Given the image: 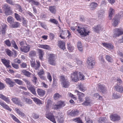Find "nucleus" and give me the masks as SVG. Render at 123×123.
Listing matches in <instances>:
<instances>
[{
  "instance_id": "nucleus-2",
  "label": "nucleus",
  "mask_w": 123,
  "mask_h": 123,
  "mask_svg": "<svg viewBox=\"0 0 123 123\" xmlns=\"http://www.w3.org/2000/svg\"><path fill=\"white\" fill-rule=\"evenodd\" d=\"M77 27V30L82 37H85L88 35L90 33L89 31L84 28H82L79 26Z\"/></svg>"
},
{
  "instance_id": "nucleus-63",
  "label": "nucleus",
  "mask_w": 123,
  "mask_h": 123,
  "mask_svg": "<svg viewBox=\"0 0 123 123\" xmlns=\"http://www.w3.org/2000/svg\"><path fill=\"white\" fill-rule=\"evenodd\" d=\"M38 74L39 76L42 75L44 74V72L43 69L40 70Z\"/></svg>"
},
{
  "instance_id": "nucleus-42",
  "label": "nucleus",
  "mask_w": 123,
  "mask_h": 123,
  "mask_svg": "<svg viewBox=\"0 0 123 123\" xmlns=\"http://www.w3.org/2000/svg\"><path fill=\"white\" fill-rule=\"evenodd\" d=\"M79 112L77 110L72 111L70 112V115L72 116L77 115L79 114Z\"/></svg>"
},
{
  "instance_id": "nucleus-52",
  "label": "nucleus",
  "mask_w": 123,
  "mask_h": 123,
  "mask_svg": "<svg viewBox=\"0 0 123 123\" xmlns=\"http://www.w3.org/2000/svg\"><path fill=\"white\" fill-rule=\"evenodd\" d=\"M79 89L81 91L84 92L86 91L85 89L83 86L82 85H79L78 86Z\"/></svg>"
},
{
  "instance_id": "nucleus-34",
  "label": "nucleus",
  "mask_w": 123,
  "mask_h": 123,
  "mask_svg": "<svg viewBox=\"0 0 123 123\" xmlns=\"http://www.w3.org/2000/svg\"><path fill=\"white\" fill-rule=\"evenodd\" d=\"M67 44V48L69 51L70 52H72L74 49V46L69 43H68Z\"/></svg>"
},
{
  "instance_id": "nucleus-28",
  "label": "nucleus",
  "mask_w": 123,
  "mask_h": 123,
  "mask_svg": "<svg viewBox=\"0 0 123 123\" xmlns=\"http://www.w3.org/2000/svg\"><path fill=\"white\" fill-rule=\"evenodd\" d=\"M15 110L17 113L22 117H25L26 116V115L25 114L21 111L20 110L17 108H15Z\"/></svg>"
},
{
  "instance_id": "nucleus-49",
  "label": "nucleus",
  "mask_w": 123,
  "mask_h": 123,
  "mask_svg": "<svg viewBox=\"0 0 123 123\" xmlns=\"http://www.w3.org/2000/svg\"><path fill=\"white\" fill-rule=\"evenodd\" d=\"M77 47L80 51L82 52L83 50L82 46L80 42H78V43Z\"/></svg>"
},
{
  "instance_id": "nucleus-21",
  "label": "nucleus",
  "mask_w": 123,
  "mask_h": 123,
  "mask_svg": "<svg viewBox=\"0 0 123 123\" xmlns=\"http://www.w3.org/2000/svg\"><path fill=\"white\" fill-rule=\"evenodd\" d=\"M37 92L39 96L41 97H43L45 93V92L44 90L40 88L37 89Z\"/></svg>"
},
{
  "instance_id": "nucleus-6",
  "label": "nucleus",
  "mask_w": 123,
  "mask_h": 123,
  "mask_svg": "<svg viewBox=\"0 0 123 123\" xmlns=\"http://www.w3.org/2000/svg\"><path fill=\"white\" fill-rule=\"evenodd\" d=\"M65 105V102L59 101L57 102V104L53 105L52 107V109L54 110H57L64 106Z\"/></svg>"
},
{
  "instance_id": "nucleus-51",
  "label": "nucleus",
  "mask_w": 123,
  "mask_h": 123,
  "mask_svg": "<svg viewBox=\"0 0 123 123\" xmlns=\"http://www.w3.org/2000/svg\"><path fill=\"white\" fill-rule=\"evenodd\" d=\"M14 81L16 83L19 85H22L23 84V82L19 79H15Z\"/></svg>"
},
{
  "instance_id": "nucleus-40",
  "label": "nucleus",
  "mask_w": 123,
  "mask_h": 123,
  "mask_svg": "<svg viewBox=\"0 0 123 123\" xmlns=\"http://www.w3.org/2000/svg\"><path fill=\"white\" fill-rule=\"evenodd\" d=\"M47 104L46 105V109L48 110L51 108L52 101L49 99H48L47 101Z\"/></svg>"
},
{
  "instance_id": "nucleus-44",
  "label": "nucleus",
  "mask_w": 123,
  "mask_h": 123,
  "mask_svg": "<svg viewBox=\"0 0 123 123\" xmlns=\"http://www.w3.org/2000/svg\"><path fill=\"white\" fill-rule=\"evenodd\" d=\"M7 22L10 24H12L14 21V19L11 16L8 17L7 19Z\"/></svg>"
},
{
  "instance_id": "nucleus-22",
  "label": "nucleus",
  "mask_w": 123,
  "mask_h": 123,
  "mask_svg": "<svg viewBox=\"0 0 123 123\" xmlns=\"http://www.w3.org/2000/svg\"><path fill=\"white\" fill-rule=\"evenodd\" d=\"M1 61L5 65L7 68H11V66L10 65V63L9 61L7 60H6L5 59H1Z\"/></svg>"
},
{
  "instance_id": "nucleus-27",
  "label": "nucleus",
  "mask_w": 123,
  "mask_h": 123,
  "mask_svg": "<svg viewBox=\"0 0 123 123\" xmlns=\"http://www.w3.org/2000/svg\"><path fill=\"white\" fill-rule=\"evenodd\" d=\"M39 59L42 60L43 58V56L44 54V53L43 51L40 49H37Z\"/></svg>"
},
{
  "instance_id": "nucleus-11",
  "label": "nucleus",
  "mask_w": 123,
  "mask_h": 123,
  "mask_svg": "<svg viewBox=\"0 0 123 123\" xmlns=\"http://www.w3.org/2000/svg\"><path fill=\"white\" fill-rule=\"evenodd\" d=\"M31 66L34 68L36 70L38 69L40 66V62L38 61H36V63H35V61L32 60L31 61Z\"/></svg>"
},
{
  "instance_id": "nucleus-4",
  "label": "nucleus",
  "mask_w": 123,
  "mask_h": 123,
  "mask_svg": "<svg viewBox=\"0 0 123 123\" xmlns=\"http://www.w3.org/2000/svg\"><path fill=\"white\" fill-rule=\"evenodd\" d=\"M48 56V62L50 64L52 65H55L56 64L55 60L56 57L55 55L53 54H49Z\"/></svg>"
},
{
  "instance_id": "nucleus-31",
  "label": "nucleus",
  "mask_w": 123,
  "mask_h": 123,
  "mask_svg": "<svg viewBox=\"0 0 123 123\" xmlns=\"http://www.w3.org/2000/svg\"><path fill=\"white\" fill-rule=\"evenodd\" d=\"M105 12L103 10H100L98 12V18H103L104 16V14Z\"/></svg>"
},
{
  "instance_id": "nucleus-26",
  "label": "nucleus",
  "mask_w": 123,
  "mask_h": 123,
  "mask_svg": "<svg viewBox=\"0 0 123 123\" xmlns=\"http://www.w3.org/2000/svg\"><path fill=\"white\" fill-rule=\"evenodd\" d=\"M39 47L43 49H45L49 50L51 48L47 44H39L38 45Z\"/></svg>"
},
{
  "instance_id": "nucleus-41",
  "label": "nucleus",
  "mask_w": 123,
  "mask_h": 123,
  "mask_svg": "<svg viewBox=\"0 0 123 123\" xmlns=\"http://www.w3.org/2000/svg\"><path fill=\"white\" fill-rule=\"evenodd\" d=\"M23 99L24 100L27 104H30L32 103V101L30 99L25 98L24 97L23 98Z\"/></svg>"
},
{
  "instance_id": "nucleus-39",
  "label": "nucleus",
  "mask_w": 123,
  "mask_h": 123,
  "mask_svg": "<svg viewBox=\"0 0 123 123\" xmlns=\"http://www.w3.org/2000/svg\"><path fill=\"white\" fill-rule=\"evenodd\" d=\"M106 60L109 62L111 63L113 62L112 57L109 55H106L105 56Z\"/></svg>"
},
{
  "instance_id": "nucleus-8",
  "label": "nucleus",
  "mask_w": 123,
  "mask_h": 123,
  "mask_svg": "<svg viewBox=\"0 0 123 123\" xmlns=\"http://www.w3.org/2000/svg\"><path fill=\"white\" fill-rule=\"evenodd\" d=\"M113 33L114 34L113 35V37H116L123 34V30L116 29L114 30Z\"/></svg>"
},
{
  "instance_id": "nucleus-62",
  "label": "nucleus",
  "mask_w": 123,
  "mask_h": 123,
  "mask_svg": "<svg viewBox=\"0 0 123 123\" xmlns=\"http://www.w3.org/2000/svg\"><path fill=\"white\" fill-rule=\"evenodd\" d=\"M37 79L35 76H34L33 77V82L35 85H37Z\"/></svg>"
},
{
  "instance_id": "nucleus-37",
  "label": "nucleus",
  "mask_w": 123,
  "mask_h": 123,
  "mask_svg": "<svg viewBox=\"0 0 123 123\" xmlns=\"http://www.w3.org/2000/svg\"><path fill=\"white\" fill-rule=\"evenodd\" d=\"M19 25V23L18 22H15L12 24L11 25V27L12 28H16L18 27Z\"/></svg>"
},
{
  "instance_id": "nucleus-7",
  "label": "nucleus",
  "mask_w": 123,
  "mask_h": 123,
  "mask_svg": "<svg viewBox=\"0 0 123 123\" xmlns=\"http://www.w3.org/2000/svg\"><path fill=\"white\" fill-rule=\"evenodd\" d=\"M87 67L89 68H92L93 67L95 64L94 61L91 57H90L88 58L87 61Z\"/></svg>"
},
{
  "instance_id": "nucleus-58",
  "label": "nucleus",
  "mask_w": 123,
  "mask_h": 123,
  "mask_svg": "<svg viewBox=\"0 0 123 123\" xmlns=\"http://www.w3.org/2000/svg\"><path fill=\"white\" fill-rule=\"evenodd\" d=\"M79 77L80 79L81 80H83L84 79L85 76L82 73L79 72Z\"/></svg>"
},
{
  "instance_id": "nucleus-46",
  "label": "nucleus",
  "mask_w": 123,
  "mask_h": 123,
  "mask_svg": "<svg viewBox=\"0 0 123 123\" xmlns=\"http://www.w3.org/2000/svg\"><path fill=\"white\" fill-rule=\"evenodd\" d=\"M5 51L7 55L11 57L12 56L13 52L9 49H6Z\"/></svg>"
},
{
  "instance_id": "nucleus-57",
  "label": "nucleus",
  "mask_w": 123,
  "mask_h": 123,
  "mask_svg": "<svg viewBox=\"0 0 123 123\" xmlns=\"http://www.w3.org/2000/svg\"><path fill=\"white\" fill-rule=\"evenodd\" d=\"M49 21L50 22L55 24H57L58 23V22L55 19H50Z\"/></svg>"
},
{
  "instance_id": "nucleus-55",
  "label": "nucleus",
  "mask_w": 123,
  "mask_h": 123,
  "mask_svg": "<svg viewBox=\"0 0 123 123\" xmlns=\"http://www.w3.org/2000/svg\"><path fill=\"white\" fill-rule=\"evenodd\" d=\"M15 6L17 7L19 11L20 12H22L23 11V10L21 8V7L18 4H16Z\"/></svg>"
},
{
  "instance_id": "nucleus-3",
  "label": "nucleus",
  "mask_w": 123,
  "mask_h": 123,
  "mask_svg": "<svg viewBox=\"0 0 123 123\" xmlns=\"http://www.w3.org/2000/svg\"><path fill=\"white\" fill-rule=\"evenodd\" d=\"M2 8L6 15H10L12 13L11 8L8 4H4L2 6Z\"/></svg>"
},
{
  "instance_id": "nucleus-13",
  "label": "nucleus",
  "mask_w": 123,
  "mask_h": 123,
  "mask_svg": "<svg viewBox=\"0 0 123 123\" xmlns=\"http://www.w3.org/2000/svg\"><path fill=\"white\" fill-rule=\"evenodd\" d=\"M92 103V101L90 98L86 97L85 98V101L83 102L82 105L85 106L90 105Z\"/></svg>"
},
{
  "instance_id": "nucleus-61",
  "label": "nucleus",
  "mask_w": 123,
  "mask_h": 123,
  "mask_svg": "<svg viewBox=\"0 0 123 123\" xmlns=\"http://www.w3.org/2000/svg\"><path fill=\"white\" fill-rule=\"evenodd\" d=\"M12 65L13 68L15 69H18L19 68L18 65L15 63H12Z\"/></svg>"
},
{
  "instance_id": "nucleus-24",
  "label": "nucleus",
  "mask_w": 123,
  "mask_h": 123,
  "mask_svg": "<svg viewBox=\"0 0 123 123\" xmlns=\"http://www.w3.org/2000/svg\"><path fill=\"white\" fill-rule=\"evenodd\" d=\"M7 25L5 24H3L2 25V28L0 31V34H1L4 35L6 33V30Z\"/></svg>"
},
{
  "instance_id": "nucleus-18",
  "label": "nucleus",
  "mask_w": 123,
  "mask_h": 123,
  "mask_svg": "<svg viewBox=\"0 0 123 123\" xmlns=\"http://www.w3.org/2000/svg\"><path fill=\"white\" fill-rule=\"evenodd\" d=\"M58 46L60 49L63 50H64L65 49V43L64 42L61 41H59Z\"/></svg>"
},
{
  "instance_id": "nucleus-16",
  "label": "nucleus",
  "mask_w": 123,
  "mask_h": 123,
  "mask_svg": "<svg viewBox=\"0 0 123 123\" xmlns=\"http://www.w3.org/2000/svg\"><path fill=\"white\" fill-rule=\"evenodd\" d=\"M11 100L14 103L18 105L21 107L23 106L21 102L18 98H12Z\"/></svg>"
},
{
  "instance_id": "nucleus-33",
  "label": "nucleus",
  "mask_w": 123,
  "mask_h": 123,
  "mask_svg": "<svg viewBox=\"0 0 123 123\" xmlns=\"http://www.w3.org/2000/svg\"><path fill=\"white\" fill-rule=\"evenodd\" d=\"M30 3L32 6L34 5L36 6H38L40 4V3L34 0H26Z\"/></svg>"
},
{
  "instance_id": "nucleus-19",
  "label": "nucleus",
  "mask_w": 123,
  "mask_h": 123,
  "mask_svg": "<svg viewBox=\"0 0 123 123\" xmlns=\"http://www.w3.org/2000/svg\"><path fill=\"white\" fill-rule=\"evenodd\" d=\"M20 50L21 51L25 53H27L30 50V46L28 45L26 46H24L23 47H20Z\"/></svg>"
},
{
  "instance_id": "nucleus-12",
  "label": "nucleus",
  "mask_w": 123,
  "mask_h": 123,
  "mask_svg": "<svg viewBox=\"0 0 123 123\" xmlns=\"http://www.w3.org/2000/svg\"><path fill=\"white\" fill-rule=\"evenodd\" d=\"M110 118L112 121H118L121 118L120 116L117 114H112L110 115Z\"/></svg>"
},
{
  "instance_id": "nucleus-9",
  "label": "nucleus",
  "mask_w": 123,
  "mask_h": 123,
  "mask_svg": "<svg viewBox=\"0 0 123 123\" xmlns=\"http://www.w3.org/2000/svg\"><path fill=\"white\" fill-rule=\"evenodd\" d=\"M46 117L50 120L51 121L54 123H56V122L55 121L54 116L51 113L49 112H46Z\"/></svg>"
},
{
  "instance_id": "nucleus-45",
  "label": "nucleus",
  "mask_w": 123,
  "mask_h": 123,
  "mask_svg": "<svg viewBox=\"0 0 123 123\" xmlns=\"http://www.w3.org/2000/svg\"><path fill=\"white\" fill-rule=\"evenodd\" d=\"M4 43L8 47H10L11 46V42H10L9 39H6L5 40Z\"/></svg>"
},
{
  "instance_id": "nucleus-15",
  "label": "nucleus",
  "mask_w": 123,
  "mask_h": 123,
  "mask_svg": "<svg viewBox=\"0 0 123 123\" xmlns=\"http://www.w3.org/2000/svg\"><path fill=\"white\" fill-rule=\"evenodd\" d=\"M115 88L117 91L120 92H123V86L121 85L117 84L115 86Z\"/></svg>"
},
{
  "instance_id": "nucleus-53",
  "label": "nucleus",
  "mask_w": 123,
  "mask_h": 123,
  "mask_svg": "<svg viewBox=\"0 0 123 123\" xmlns=\"http://www.w3.org/2000/svg\"><path fill=\"white\" fill-rule=\"evenodd\" d=\"M73 121L77 123H83L82 120L79 118H77L73 119Z\"/></svg>"
},
{
  "instance_id": "nucleus-54",
  "label": "nucleus",
  "mask_w": 123,
  "mask_h": 123,
  "mask_svg": "<svg viewBox=\"0 0 123 123\" xmlns=\"http://www.w3.org/2000/svg\"><path fill=\"white\" fill-rule=\"evenodd\" d=\"M61 97V95L57 93H55L54 96V98L55 100Z\"/></svg>"
},
{
  "instance_id": "nucleus-10",
  "label": "nucleus",
  "mask_w": 123,
  "mask_h": 123,
  "mask_svg": "<svg viewBox=\"0 0 123 123\" xmlns=\"http://www.w3.org/2000/svg\"><path fill=\"white\" fill-rule=\"evenodd\" d=\"M78 72L75 71L73 72L71 74V78L73 81L75 82L78 80Z\"/></svg>"
},
{
  "instance_id": "nucleus-35",
  "label": "nucleus",
  "mask_w": 123,
  "mask_h": 123,
  "mask_svg": "<svg viewBox=\"0 0 123 123\" xmlns=\"http://www.w3.org/2000/svg\"><path fill=\"white\" fill-rule=\"evenodd\" d=\"M0 98L7 103L10 102V99L9 98L6 97V96L2 94H0Z\"/></svg>"
},
{
  "instance_id": "nucleus-5",
  "label": "nucleus",
  "mask_w": 123,
  "mask_h": 123,
  "mask_svg": "<svg viewBox=\"0 0 123 123\" xmlns=\"http://www.w3.org/2000/svg\"><path fill=\"white\" fill-rule=\"evenodd\" d=\"M60 81L61 84L63 87L67 88L69 85V82L68 80L65 78L63 76H62L60 77Z\"/></svg>"
},
{
  "instance_id": "nucleus-38",
  "label": "nucleus",
  "mask_w": 123,
  "mask_h": 123,
  "mask_svg": "<svg viewBox=\"0 0 123 123\" xmlns=\"http://www.w3.org/2000/svg\"><path fill=\"white\" fill-rule=\"evenodd\" d=\"M114 12V10L112 8H110L109 12V18L110 20L111 18V17L113 15V13Z\"/></svg>"
},
{
  "instance_id": "nucleus-50",
  "label": "nucleus",
  "mask_w": 123,
  "mask_h": 123,
  "mask_svg": "<svg viewBox=\"0 0 123 123\" xmlns=\"http://www.w3.org/2000/svg\"><path fill=\"white\" fill-rule=\"evenodd\" d=\"M36 52L34 50H32L30 52L29 55L31 57L34 56L36 55Z\"/></svg>"
},
{
  "instance_id": "nucleus-56",
  "label": "nucleus",
  "mask_w": 123,
  "mask_h": 123,
  "mask_svg": "<svg viewBox=\"0 0 123 123\" xmlns=\"http://www.w3.org/2000/svg\"><path fill=\"white\" fill-rule=\"evenodd\" d=\"M47 79L49 80L50 82H51L52 80V78L49 72H47Z\"/></svg>"
},
{
  "instance_id": "nucleus-48",
  "label": "nucleus",
  "mask_w": 123,
  "mask_h": 123,
  "mask_svg": "<svg viewBox=\"0 0 123 123\" xmlns=\"http://www.w3.org/2000/svg\"><path fill=\"white\" fill-rule=\"evenodd\" d=\"M14 15L15 18L17 20L20 21H21V19L20 15L16 13H15Z\"/></svg>"
},
{
  "instance_id": "nucleus-14",
  "label": "nucleus",
  "mask_w": 123,
  "mask_h": 123,
  "mask_svg": "<svg viewBox=\"0 0 123 123\" xmlns=\"http://www.w3.org/2000/svg\"><path fill=\"white\" fill-rule=\"evenodd\" d=\"M119 15L115 16L112 21V25L114 27L116 26L119 22Z\"/></svg>"
},
{
  "instance_id": "nucleus-64",
  "label": "nucleus",
  "mask_w": 123,
  "mask_h": 123,
  "mask_svg": "<svg viewBox=\"0 0 123 123\" xmlns=\"http://www.w3.org/2000/svg\"><path fill=\"white\" fill-rule=\"evenodd\" d=\"M27 64L26 63L23 62L20 64V66L21 68H26L27 67Z\"/></svg>"
},
{
  "instance_id": "nucleus-30",
  "label": "nucleus",
  "mask_w": 123,
  "mask_h": 123,
  "mask_svg": "<svg viewBox=\"0 0 123 123\" xmlns=\"http://www.w3.org/2000/svg\"><path fill=\"white\" fill-rule=\"evenodd\" d=\"M49 10L51 13L54 14L55 13L56 11V7L55 6H49Z\"/></svg>"
},
{
  "instance_id": "nucleus-60",
  "label": "nucleus",
  "mask_w": 123,
  "mask_h": 123,
  "mask_svg": "<svg viewBox=\"0 0 123 123\" xmlns=\"http://www.w3.org/2000/svg\"><path fill=\"white\" fill-rule=\"evenodd\" d=\"M58 122L60 123H63L64 122L63 116H62L61 117L58 119Z\"/></svg>"
},
{
  "instance_id": "nucleus-23",
  "label": "nucleus",
  "mask_w": 123,
  "mask_h": 123,
  "mask_svg": "<svg viewBox=\"0 0 123 123\" xmlns=\"http://www.w3.org/2000/svg\"><path fill=\"white\" fill-rule=\"evenodd\" d=\"M102 44L104 47L110 50L113 49L114 47L113 45L111 43H103Z\"/></svg>"
},
{
  "instance_id": "nucleus-20",
  "label": "nucleus",
  "mask_w": 123,
  "mask_h": 123,
  "mask_svg": "<svg viewBox=\"0 0 123 123\" xmlns=\"http://www.w3.org/2000/svg\"><path fill=\"white\" fill-rule=\"evenodd\" d=\"M98 89L100 90V92L103 93H105L106 92V88L104 85L99 83L98 84Z\"/></svg>"
},
{
  "instance_id": "nucleus-36",
  "label": "nucleus",
  "mask_w": 123,
  "mask_h": 123,
  "mask_svg": "<svg viewBox=\"0 0 123 123\" xmlns=\"http://www.w3.org/2000/svg\"><path fill=\"white\" fill-rule=\"evenodd\" d=\"M0 105L6 109L10 111H11V109L5 103L2 102Z\"/></svg>"
},
{
  "instance_id": "nucleus-47",
  "label": "nucleus",
  "mask_w": 123,
  "mask_h": 123,
  "mask_svg": "<svg viewBox=\"0 0 123 123\" xmlns=\"http://www.w3.org/2000/svg\"><path fill=\"white\" fill-rule=\"evenodd\" d=\"M22 72L24 74V75L28 77H30L31 73L28 71H27L26 70H22Z\"/></svg>"
},
{
  "instance_id": "nucleus-59",
  "label": "nucleus",
  "mask_w": 123,
  "mask_h": 123,
  "mask_svg": "<svg viewBox=\"0 0 123 123\" xmlns=\"http://www.w3.org/2000/svg\"><path fill=\"white\" fill-rule=\"evenodd\" d=\"M6 2L9 4L12 5H15L14 3L12 0H5Z\"/></svg>"
},
{
  "instance_id": "nucleus-17",
  "label": "nucleus",
  "mask_w": 123,
  "mask_h": 123,
  "mask_svg": "<svg viewBox=\"0 0 123 123\" xmlns=\"http://www.w3.org/2000/svg\"><path fill=\"white\" fill-rule=\"evenodd\" d=\"M75 92L77 93L78 99L80 101H83V98L85 96L84 94L83 93L80 92L77 90H76Z\"/></svg>"
},
{
  "instance_id": "nucleus-29",
  "label": "nucleus",
  "mask_w": 123,
  "mask_h": 123,
  "mask_svg": "<svg viewBox=\"0 0 123 123\" xmlns=\"http://www.w3.org/2000/svg\"><path fill=\"white\" fill-rule=\"evenodd\" d=\"M31 98L34 102L37 104L40 105L43 104L42 101L36 97L32 98Z\"/></svg>"
},
{
  "instance_id": "nucleus-32",
  "label": "nucleus",
  "mask_w": 123,
  "mask_h": 123,
  "mask_svg": "<svg viewBox=\"0 0 123 123\" xmlns=\"http://www.w3.org/2000/svg\"><path fill=\"white\" fill-rule=\"evenodd\" d=\"M103 27L100 25H98L94 27V30L95 32H98L100 31L103 30Z\"/></svg>"
},
{
  "instance_id": "nucleus-25",
  "label": "nucleus",
  "mask_w": 123,
  "mask_h": 123,
  "mask_svg": "<svg viewBox=\"0 0 123 123\" xmlns=\"http://www.w3.org/2000/svg\"><path fill=\"white\" fill-rule=\"evenodd\" d=\"M98 4L95 2H92L89 5V7L91 10H95L98 6Z\"/></svg>"
},
{
  "instance_id": "nucleus-1",
  "label": "nucleus",
  "mask_w": 123,
  "mask_h": 123,
  "mask_svg": "<svg viewBox=\"0 0 123 123\" xmlns=\"http://www.w3.org/2000/svg\"><path fill=\"white\" fill-rule=\"evenodd\" d=\"M23 80L26 83L28 89L34 95L37 94L35 87L31 85L30 81L25 79H23Z\"/></svg>"
},
{
  "instance_id": "nucleus-43",
  "label": "nucleus",
  "mask_w": 123,
  "mask_h": 123,
  "mask_svg": "<svg viewBox=\"0 0 123 123\" xmlns=\"http://www.w3.org/2000/svg\"><path fill=\"white\" fill-rule=\"evenodd\" d=\"M107 120V119L106 118L101 117L99 118L98 121L99 123H104L106 122Z\"/></svg>"
}]
</instances>
